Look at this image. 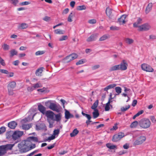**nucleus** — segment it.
<instances>
[{
    "instance_id": "nucleus-12",
    "label": "nucleus",
    "mask_w": 156,
    "mask_h": 156,
    "mask_svg": "<svg viewBox=\"0 0 156 156\" xmlns=\"http://www.w3.org/2000/svg\"><path fill=\"white\" fill-rule=\"evenodd\" d=\"M98 34H92L87 39V42H91L93 41H95L97 38Z\"/></svg>"
},
{
    "instance_id": "nucleus-62",
    "label": "nucleus",
    "mask_w": 156,
    "mask_h": 156,
    "mask_svg": "<svg viewBox=\"0 0 156 156\" xmlns=\"http://www.w3.org/2000/svg\"><path fill=\"white\" fill-rule=\"evenodd\" d=\"M150 119L151 120V121L153 123H155L156 122V120L155 118L154 117V116H150Z\"/></svg>"
},
{
    "instance_id": "nucleus-28",
    "label": "nucleus",
    "mask_w": 156,
    "mask_h": 156,
    "mask_svg": "<svg viewBox=\"0 0 156 156\" xmlns=\"http://www.w3.org/2000/svg\"><path fill=\"white\" fill-rule=\"evenodd\" d=\"M94 111L93 112V117L95 119L99 116V114L98 109H94Z\"/></svg>"
},
{
    "instance_id": "nucleus-44",
    "label": "nucleus",
    "mask_w": 156,
    "mask_h": 156,
    "mask_svg": "<svg viewBox=\"0 0 156 156\" xmlns=\"http://www.w3.org/2000/svg\"><path fill=\"white\" fill-rule=\"evenodd\" d=\"M82 114L83 116L86 117L88 119H90L91 118L90 115L85 113L83 112H82Z\"/></svg>"
},
{
    "instance_id": "nucleus-33",
    "label": "nucleus",
    "mask_w": 156,
    "mask_h": 156,
    "mask_svg": "<svg viewBox=\"0 0 156 156\" xmlns=\"http://www.w3.org/2000/svg\"><path fill=\"white\" fill-rule=\"evenodd\" d=\"M116 92L117 93L115 95H119L121 93L122 89L119 87H116L115 88Z\"/></svg>"
},
{
    "instance_id": "nucleus-34",
    "label": "nucleus",
    "mask_w": 156,
    "mask_h": 156,
    "mask_svg": "<svg viewBox=\"0 0 156 156\" xmlns=\"http://www.w3.org/2000/svg\"><path fill=\"white\" fill-rule=\"evenodd\" d=\"M10 57H12L14 55H16L17 54L18 52L15 49H12L10 51Z\"/></svg>"
},
{
    "instance_id": "nucleus-4",
    "label": "nucleus",
    "mask_w": 156,
    "mask_h": 156,
    "mask_svg": "<svg viewBox=\"0 0 156 156\" xmlns=\"http://www.w3.org/2000/svg\"><path fill=\"white\" fill-rule=\"evenodd\" d=\"M139 125L140 127L144 129H146L150 126L151 122L149 119L144 118L141 119L139 121Z\"/></svg>"
},
{
    "instance_id": "nucleus-53",
    "label": "nucleus",
    "mask_w": 156,
    "mask_h": 156,
    "mask_svg": "<svg viewBox=\"0 0 156 156\" xmlns=\"http://www.w3.org/2000/svg\"><path fill=\"white\" fill-rule=\"evenodd\" d=\"M55 138V135H52L51 136L49 137L46 140H44V141H46L48 140H53Z\"/></svg>"
},
{
    "instance_id": "nucleus-17",
    "label": "nucleus",
    "mask_w": 156,
    "mask_h": 156,
    "mask_svg": "<svg viewBox=\"0 0 156 156\" xmlns=\"http://www.w3.org/2000/svg\"><path fill=\"white\" fill-rule=\"evenodd\" d=\"M65 118L66 119H69L71 118L74 117V115L72 114H71L69 111H68L66 109L65 110Z\"/></svg>"
},
{
    "instance_id": "nucleus-50",
    "label": "nucleus",
    "mask_w": 156,
    "mask_h": 156,
    "mask_svg": "<svg viewBox=\"0 0 156 156\" xmlns=\"http://www.w3.org/2000/svg\"><path fill=\"white\" fill-rule=\"evenodd\" d=\"M68 36L66 35L63 36L59 39V41H62L63 40H65L68 38Z\"/></svg>"
},
{
    "instance_id": "nucleus-59",
    "label": "nucleus",
    "mask_w": 156,
    "mask_h": 156,
    "mask_svg": "<svg viewBox=\"0 0 156 156\" xmlns=\"http://www.w3.org/2000/svg\"><path fill=\"white\" fill-rule=\"evenodd\" d=\"M84 62L83 60V59L80 60L79 61L76 62V64L78 65L80 64H82Z\"/></svg>"
},
{
    "instance_id": "nucleus-10",
    "label": "nucleus",
    "mask_w": 156,
    "mask_h": 156,
    "mask_svg": "<svg viewBox=\"0 0 156 156\" xmlns=\"http://www.w3.org/2000/svg\"><path fill=\"white\" fill-rule=\"evenodd\" d=\"M45 115L48 118L50 119L53 121L55 120L54 118L55 114L52 111L50 110L47 111L45 113Z\"/></svg>"
},
{
    "instance_id": "nucleus-24",
    "label": "nucleus",
    "mask_w": 156,
    "mask_h": 156,
    "mask_svg": "<svg viewBox=\"0 0 156 156\" xmlns=\"http://www.w3.org/2000/svg\"><path fill=\"white\" fill-rule=\"evenodd\" d=\"M44 69V68L43 67H41L38 69L35 72V74L37 76H40L41 73L43 72V69Z\"/></svg>"
},
{
    "instance_id": "nucleus-58",
    "label": "nucleus",
    "mask_w": 156,
    "mask_h": 156,
    "mask_svg": "<svg viewBox=\"0 0 156 156\" xmlns=\"http://www.w3.org/2000/svg\"><path fill=\"white\" fill-rule=\"evenodd\" d=\"M48 122L49 123V127L50 128H52L53 127V124L54 123V122H51L50 120H48Z\"/></svg>"
},
{
    "instance_id": "nucleus-27",
    "label": "nucleus",
    "mask_w": 156,
    "mask_h": 156,
    "mask_svg": "<svg viewBox=\"0 0 156 156\" xmlns=\"http://www.w3.org/2000/svg\"><path fill=\"white\" fill-rule=\"evenodd\" d=\"M79 131L77 130V129H75L72 132L70 133V136L71 137L75 136L79 133Z\"/></svg>"
},
{
    "instance_id": "nucleus-2",
    "label": "nucleus",
    "mask_w": 156,
    "mask_h": 156,
    "mask_svg": "<svg viewBox=\"0 0 156 156\" xmlns=\"http://www.w3.org/2000/svg\"><path fill=\"white\" fill-rule=\"evenodd\" d=\"M127 63L125 60H123L119 65H116L111 67L110 71H111L121 70H125L127 69Z\"/></svg>"
},
{
    "instance_id": "nucleus-30",
    "label": "nucleus",
    "mask_w": 156,
    "mask_h": 156,
    "mask_svg": "<svg viewBox=\"0 0 156 156\" xmlns=\"http://www.w3.org/2000/svg\"><path fill=\"white\" fill-rule=\"evenodd\" d=\"M125 41L126 43L129 44H131L134 42V40L133 39L129 38H125Z\"/></svg>"
},
{
    "instance_id": "nucleus-22",
    "label": "nucleus",
    "mask_w": 156,
    "mask_h": 156,
    "mask_svg": "<svg viewBox=\"0 0 156 156\" xmlns=\"http://www.w3.org/2000/svg\"><path fill=\"white\" fill-rule=\"evenodd\" d=\"M116 85L115 83H113L108 85L104 89V91H107L109 89H112L116 86Z\"/></svg>"
},
{
    "instance_id": "nucleus-16",
    "label": "nucleus",
    "mask_w": 156,
    "mask_h": 156,
    "mask_svg": "<svg viewBox=\"0 0 156 156\" xmlns=\"http://www.w3.org/2000/svg\"><path fill=\"white\" fill-rule=\"evenodd\" d=\"M126 17V15H123L118 19V21L120 24H123L126 22L125 19Z\"/></svg>"
},
{
    "instance_id": "nucleus-64",
    "label": "nucleus",
    "mask_w": 156,
    "mask_h": 156,
    "mask_svg": "<svg viewBox=\"0 0 156 156\" xmlns=\"http://www.w3.org/2000/svg\"><path fill=\"white\" fill-rule=\"evenodd\" d=\"M100 67L99 65H96L92 67V69L93 70H95L98 68Z\"/></svg>"
},
{
    "instance_id": "nucleus-52",
    "label": "nucleus",
    "mask_w": 156,
    "mask_h": 156,
    "mask_svg": "<svg viewBox=\"0 0 156 156\" xmlns=\"http://www.w3.org/2000/svg\"><path fill=\"white\" fill-rule=\"evenodd\" d=\"M43 20L46 22H48L51 20V18L49 16H45L43 19Z\"/></svg>"
},
{
    "instance_id": "nucleus-49",
    "label": "nucleus",
    "mask_w": 156,
    "mask_h": 156,
    "mask_svg": "<svg viewBox=\"0 0 156 156\" xmlns=\"http://www.w3.org/2000/svg\"><path fill=\"white\" fill-rule=\"evenodd\" d=\"M22 127L23 129H28L30 128L29 125L28 124H23L22 126Z\"/></svg>"
},
{
    "instance_id": "nucleus-45",
    "label": "nucleus",
    "mask_w": 156,
    "mask_h": 156,
    "mask_svg": "<svg viewBox=\"0 0 156 156\" xmlns=\"http://www.w3.org/2000/svg\"><path fill=\"white\" fill-rule=\"evenodd\" d=\"M73 16L72 12H71L69 14L68 18V21L69 22H71L73 21L72 18Z\"/></svg>"
},
{
    "instance_id": "nucleus-46",
    "label": "nucleus",
    "mask_w": 156,
    "mask_h": 156,
    "mask_svg": "<svg viewBox=\"0 0 156 156\" xmlns=\"http://www.w3.org/2000/svg\"><path fill=\"white\" fill-rule=\"evenodd\" d=\"M119 27L116 26H112L110 27V29L112 30H119Z\"/></svg>"
},
{
    "instance_id": "nucleus-20",
    "label": "nucleus",
    "mask_w": 156,
    "mask_h": 156,
    "mask_svg": "<svg viewBox=\"0 0 156 156\" xmlns=\"http://www.w3.org/2000/svg\"><path fill=\"white\" fill-rule=\"evenodd\" d=\"M153 4L152 3H149L147 6L145 12L146 14L148 13L151 10Z\"/></svg>"
},
{
    "instance_id": "nucleus-3",
    "label": "nucleus",
    "mask_w": 156,
    "mask_h": 156,
    "mask_svg": "<svg viewBox=\"0 0 156 156\" xmlns=\"http://www.w3.org/2000/svg\"><path fill=\"white\" fill-rule=\"evenodd\" d=\"M23 134V131L16 130L15 131L12 135V139L16 141L15 144H16L21 141L20 137Z\"/></svg>"
},
{
    "instance_id": "nucleus-61",
    "label": "nucleus",
    "mask_w": 156,
    "mask_h": 156,
    "mask_svg": "<svg viewBox=\"0 0 156 156\" xmlns=\"http://www.w3.org/2000/svg\"><path fill=\"white\" fill-rule=\"evenodd\" d=\"M0 63L3 66H5V63L4 62V60L2 59L1 57H0Z\"/></svg>"
},
{
    "instance_id": "nucleus-9",
    "label": "nucleus",
    "mask_w": 156,
    "mask_h": 156,
    "mask_svg": "<svg viewBox=\"0 0 156 156\" xmlns=\"http://www.w3.org/2000/svg\"><path fill=\"white\" fill-rule=\"evenodd\" d=\"M142 70L147 72H152L154 71L153 69L150 66L146 64H143L141 66Z\"/></svg>"
},
{
    "instance_id": "nucleus-18",
    "label": "nucleus",
    "mask_w": 156,
    "mask_h": 156,
    "mask_svg": "<svg viewBox=\"0 0 156 156\" xmlns=\"http://www.w3.org/2000/svg\"><path fill=\"white\" fill-rule=\"evenodd\" d=\"M38 109L41 113L44 114L46 110V108L43 105L40 104L38 105Z\"/></svg>"
},
{
    "instance_id": "nucleus-56",
    "label": "nucleus",
    "mask_w": 156,
    "mask_h": 156,
    "mask_svg": "<svg viewBox=\"0 0 156 156\" xmlns=\"http://www.w3.org/2000/svg\"><path fill=\"white\" fill-rule=\"evenodd\" d=\"M5 131V128L4 127H2L0 128V134L4 132Z\"/></svg>"
},
{
    "instance_id": "nucleus-19",
    "label": "nucleus",
    "mask_w": 156,
    "mask_h": 156,
    "mask_svg": "<svg viewBox=\"0 0 156 156\" xmlns=\"http://www.w3.org/2000/svg\"><path fill=\"white\" fill-rule=\"evenodd\" d=\"M142 19L141 18L139 17L138 18L137 21L135 23L133 24V26L134 27H139L138 25L142 23Z\"/></svg>"
},
{
    "instance_id": "nucleus-57",
    "label": "nucleus",
    "mask_w": 156,
    "mask_h": 156,
    "mask_svg": "<svg viewBox=\"0 0 156 156\" xmlns=\"http://www.w3.org/2000/svg\"><path fill=\"white\" fill-rule=\"evenodd\" d=\"M0 72L5 74H8L9 73L7 70L3 69H0Z\"/></svg>"
},
{
    "instance_id": "nucleus-47",
    "label": "nucleus",
    "mask_w": 156,
    "mask_h": 156,
    "mask_svg": "<svg viewBox=\"0 0 156 156\" xmlns=\"http://www.w3.org/2000/svg\"><path fill=\"white\" fill-rule=\"evenodd\" d=\"M4 50H7L9 49V46L7 44H4L2 46Z\"/></svg>"
},
{
    "instance_id": "nucleus-6",
    "label": "nucleus",
    "mask_w": 156,
    "mask_h": 156,
    "mask_svg": "<svg viewBox=\"0 0 156 156\" xmlns=\"http://www.w3.org/2000/svg\"><path fill=\"white\" fill-rule=\"evenodd\" d=\"M125 136L124 134L122 132L114 135L112 137V140L114 142H117Z\"/></svg>"
},
{
    "instance_id": "nucleus-35",
    "label": "nucleus",
    "mask_w": 156,
    "mask_h": 156,
    "mask_svg": "<svg viewBox=\"0 0 156 156\" xmlns=\"http://www.w3.org/2000/svg\"><path fill=\"white\" fill-rule=\"evenodd\" d=\"M106 147L111 149H114L115 148H117V146L115 145H111V144L110 143H108L106 144Z\"/></svg>"
},
{
    "instance_id": "nucleus-55",
    "label": "nucleus",
    "mask_w": 156,
    "mask_h": 156,
    "mask_svg": "<svg viewBox=\"0 0 156 156\" xmlns=\"http://www.w3.org/2000/svg\"><path fill=\"white\" fill-rule=\"evenodd\" d=\"M51 103V101H46L45 103V106L48 108H49V107L50 105V104Z\"/></svg>"
},
{
    "instance_id": "nucleus-29",
    "label": "nucleus",
    "mask_w": 156,
    "mask_h": 156,
    "mask_svg": "<svg viewBox=\"0 0 156 156\" xmlns=\"http://www.w3.org/2000/svg\"><path fill=\"white\" fill-rule=\"evenodd\" d=\"M55 121H56L57 122H59L60 121L61 118V114L60 113H59L58 114L55 115Z\"/></svg>"
},
{
    "instance_id": "nucleus-14",
    "label": "nucleus",
    "mask_w": 156,
    "mask_h": 156,
    "mask_svg": "<svg viewBox=\"0 0 156 156\" xmlns=\"http://www.w3.org/2000/svg\"><path fill=\"white\" fill-rule=\"evenodd\" d=\"M16 83L14 81L9 82L7 86L8 90H13L16 87Z\"/></svg>"
},
{
    "instance_id": "nucleus-21",
    "label": "nucleus",
    "mask_w": 156,
    "mask_h": 156,
    "mask_svg": "<svg viewBox=\"0 0 156 156\" xmlns=\"http://www.w3.org/2000/svg\"><path fill=\"white\" fill-rule=\"evenodd\" d=\"M6 153V151L4 145L0 146V156L4 155Z\"/></svg>"
},
{
    "instance_id": "nucleus-54",
    "label": "nucleus",
    "mask_w": 156,
    "mask_h": 156,
    "mask_svg": "<svg viewBox=\"0 0 156 156\" xmlns=\"http://www.w3.org/2000/svg\"><path fill=\"white\" fill-rule=\"evenodd\" d=\"M60 130L59 129H55L53 131V135L55 136L58 135L59 133Z\"/></svg>"
},
{
    "instance_id": "nucleus-42",
    "label": "nucleus",
    "mask_w": 156,
    "mask_h": 156,
    "mask_svg": "<svg viewBox=\"0 0 156 156\" xmlns=\"http://www.w3.org/2000/svg\"><path fill=\"white\" fill-rule=\"evenodd\" d=\"M45 52V51H39L35 53V55L36 56L41 55L43 54Z\"/></svg>"
},
{
    "instance_id": "nucleus-8",
    "label": "nucleus",
    "mask_w": 156,
    "mask_h": 156,
    "mask_svg": "<svg viewBox=\"0 0 156 156\" xmlns=\"http://www.w3.org/2000/svg\"><path fill=\"white\" fill-rule=\"evenodd\" d=\"M140 31H147L151 28L150 26L147 23H144L139 27Z\"/></svg>"
},
{
    "instance_id": "nucleus-36",
    "label": "nucleus",
    "mask_w": 156,
    "mask_h": 156,
    "mask_svg": "<svg viewBox=\"0 0 156 156\" xmlns=\"http://www.w3.org/2000/svg\"><path fill=\"white\" fill-rule=\"evenodd\" d=\"M98 100H96L95 102L93 104V105L91 107V108L93 109H96V108L97 107L98 104Z\"/></svg>"
},
{
    "instance_id": "nucleus-31",
    "label": "nucleus",
    "mask_w": 156,
    "mask_h": 156,
    "mask_svg": "<svg viewBox=\"0 0 156 156\" xmlns=\"http://www.w3.org/2000/svg\"><path fill=\"white\" fill-rule=\"evenodd\" d=\"M138 124H139V122L137 121H135L131 123L130 126L131 128H135L136 127Z\"/></svg>"
},
{
    "instance_id": "nucleus-48",
    "label": "nucleus",
    "mask_w": 156,
    "mask_h": 156,
    "mask_svg": "<svg viewBox=\"0 0 156 156\" xmlns=\"http://www.w3.org/2000/svg\"><path fill=\"white\" fill-rule=\"evenodd\" d=\"M36 147L35 144H32L31 145H30V143H29V149H30V150L31 149L34 148Z\"/></svg>"
},
{
    "instance_id": "nucleus-7",
    "label": "nucleus",
    "mask_w": 156,
    "mask_h": 156,
    "mask_svg": "<svg viewBox=\"0 0 156 156\" xmlns=\"http://www.w3.org/2000/svg\"><path fill=\"white\" fill-rule=\"evenodd\" d=\"M60 106L59 105H58L56 104L51 102L50 104L49 108L53 111H56L58 113L60 112Z\"/></svg>"
},
{
    "instance_id": "nucleus-39",
    "label": "nucleus",
    "mask_w": 156,
    "mask_h": 156,
    "mask_svg": "<svg viewBox=\"0 0 156 156\" xmlns=\"http://www.w3.org/2000/svg\"><path fill=\"white\" fill-rule=\"evenodd\" d=\"M108 36L107 35H104L100 38L99 40L100 41H103L108 39Z\"/></svg>"
},
{
    "instance_id": "nucleus-15",
    "label": "nucleus",
    "mask_w": 156,
    "mask_h": 156,
    "mask_svg": "<svg viewBox=\"0 0 156 156\" xmlns=\"http://www.w3.org/2000/svg\"><path fill=\"white\" fill-rule=\"evenodd\" d=\"M28 143H30L31 141H33L35 142H38V139L35 136H30L27 137L26 140Z\"/></svg>"
},
{
    "instance_id": "nucleus-25",
    "label": "nucleus",
    "mask_w": 156,
    "mask_h": 156,
    "mask_svg": "<svg viewBox=\"0 0 156 156\" xmlns=\"http://www.w3.org/2000/svg\"><path fill=\"white\" fill-rule=\"evenodd\" d=\"M112 12V9L109 7L107 8L106 10V13L107 15L110 17Z\"/></svg>"
},
{
    "instance_id": "nucleus-43",
    "label": "nucleus",
    "mask_w": 156,
    "mask_h": 156,
    "mask_svg": "<svg viewBox=\"0 0 156 156\" xmlns=\"http://www.w3.org/2000/svg\"><path fill=\"white\" fill-rule=\"evenodd\" d=\"M33 86L35 89L36 88L41 87H42L41 85L39 83H37L36 84H33Z\"/></svg>"
},
{
    "instance_id": "nucleus-5",
    "label": "nucleus",
    "mask_w": 156,
    "mask_h": 156,
    "mask_svg": "<svg viewBox=\"0 0 156 156\" xmlns=\"http://www.w3.org/2000/svg\"><path fill=\"white\" fill-rule=\"evenodd\" d=\"M78 55L76 54H72L67 56L62 60L63 62L64 63H67L71 61L77 57Z\"/></svg>"
},
{
    "instance_id": "nucleus-40",
    "label": "nucleus",
    "mask_w": 156,
    "mask_h": 156,
    "mask_svg": "<svg viewBox=\"0 0 156 156\" xmlns=\"http://www.w3.org/2000/svg\"><path fill=\"white\" fill-rule=\"evenodd\" d=\"M142 142L140 141L138 139L136 140L133 143V145L134 146L139 145L142 144Z\"/></svg>"
},
{
    "instance_id": "nucleus-32",
    "label": "nucleus",
    "mask_w": 156,
    "mask_h": 156,
    "mask_svg": "<svg viewBox=\"0 0 156 156\" xmlns=\"http://www.w3.org/2000/svg\"><path fill=\"white\" fill-rule=\"evenodd\" d=\"M55 33L56 34H63L65 33V31L59 29L55 30H54Z\"/></svg>"
},
{
    "instance_id": "nucleus-11",
    "label": "nucleus",
    "mask_w": 156,
    "mask_h": 156,
    "mask_svg": "<svg viewBox=\"0 0 156 156\" xmlns=\"http://www.w3.org/2000/svg\"><path fill=\"white\" fill-rule=\"evenodd\" d=\"M36 129L37 130H43L45 131L47 130L46 126L44 123H41L38 125H36Z\"/></svg>"
},
{
    "instance_id": "nucleus-26",
    "label": "nucleus",
    "mask_w": 156,
    "mask_h": 156,
    "mask_svg": "<svg viewBox=\"0 0 156 156\" xmlns=\"http://www.w3.org/2000/svg\"><path fill=\"white\" fill-rule=\"evenodd\" d=\"M28 27L27 24L23 23L21 24L18 27V28L20 29H25L27 28Z\"/></svg>"
},
{
    "instance_id": "nucleus-13",
    "label": "nucleus",
    "mask_w": 156,
    "mask_h": 156,
    "mask_svg": "<svg viewBox=\"0 0 156 156\" xmlns=\"http://www.w3.org/2000/svg\"><path fill=\"white\" fill-rule=\"evenodd\" d=\"M17 125V123L15 121H12L8 123V126L11 129H14Z\"/></svg>"
},
{
    "instance_id": "nucleus-41",
    "label": "nucleus",
    "mask_w": 156,
    "mask_h": 156,
    "mask_svg": "<svg viewBox=\"0 0 156 156\" xmlns=\"http://www.w3.org/2000/svg\"><path fill=\"white\" fill-rule=\"evenodd\" d=\"M138 139L141 142H142V143L144 142L146 140V138L144 136H141L139 137Z\"/></svg>"
},
{
    "instance_id": "nucleus-38",
    "label": "nucleus",
    "mask_w": 156,
    "mask_h": 156,
    "mask_svg": "<svg viewBox=\"0 0 156 156\" xmlns=\"http://www.w3.org/2000/svg\"><path fill=\"white\" fill-rule=\"evenodd\" d=\"M129 108L130 106L129 105L126 106L125 107H122L121 108V111L122 112H124L127 111Z\"/></svg>"
},
{
    "instance_id": "nucleus-23",
    "label": "nucleus",
    "mask_w": 156,
    "mask_h": 156,
    "mask_svg": "<svg viewBox=\"0 0 156 156\" xmlns=\"http://www.w3.org/2000/svg\"><path fill=\"white\" fill-rule=\"evenodd\" d=\"M15 144H7L5 145H3L6 151L8 150H11L12 147Z\"/></svg>"
},
{
    "instance_id": "nucleus-37",
    "label": "nucleus",
    "mask_w": 156,
    "mask_h": 156,
    "mask_svg": "<svg viewBox=\"0 0 156 156\" xmlns=\"http://www.w3.org/2000/svg\"><path fill=\"white\" fill-rule=\"evenodd\" d=\"M86 9V7L84 5H80L77 7L76 9L78 10H85Z\"/></svg>"
},
{
    "instance_id": "nucleus-60",
    "label": "nucleus",
    "mask_w": 156,
    "mask_h": 156,
    "mask_svg": "<svg viewBox=\"0 0 156 156\" xmlns=\"http://www.w3.org/2000/svg\"><path fill=\"white\" fill-rule=\"evenodd\" d=\"M88 22L90 24H94L96 23V21L95 19H92L89 20Z\"/></svg>"
},
{
    "instance_id": "nucleus-51",
    "label": "nucleus",
    "mask_w": 156,
    "mask_h": 156,
    "mask_svg": "<svg viewBox=\"0 0 156 156\" xmlns=\"http://www.w3.org/2000/svg\"><path fill=\"white\" fill-rule=\"evenodd\" d=\"M27 90L29 92H31L34 90H35V89L33 86H31V87H28L27 88Z\"/></svg>"
},
{
    "instance_id": "nucleus-63",
    "label": "nucleus",
    "mask_w": 156,
    "mask_h": 156,
    "mask_svg": "<svg viewBox=\"0 0 156 156\" xmlns=\"http://www.w3.org/2000/svg\"><path fill=\"white\" fill-rule=\"evenodd\" d=\"M11 1V3L15 5H16L18 3V0H10Z\"/></svg>"
},
{
    "instance_id": "nucleus-1",
    "label": "nucleus",
    "mask_w": 156,
    "mask_h": 156,
    "mask_svg": "<svg viewBox=\"0 0 156 156\" xmlns=\"http://www.w3.org/2000/svg\"><path fill=\"white\" fill-rule=\"evenodd\" d=\"M18 147L20 153H24L29 151V143L26 140H23L18 144Z\"/></svg>"
}]
</instances>
